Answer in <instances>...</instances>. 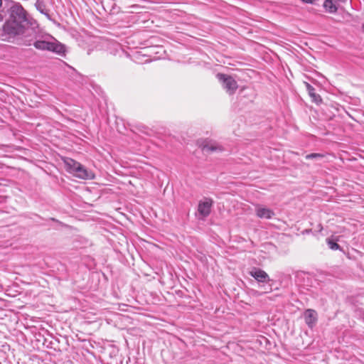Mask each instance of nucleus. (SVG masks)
<instances>
[{
    "instance_id": "nucleus-5",
    "label": "nucleus",
    "mask_w": 364,
    "mask_h": 364,
    "mask_svg": "<svg viewBox=\"0 0 364 364\" xmlns=\"http://www.w3.org/2000/svg\"><path fill=\"white\" fill-rule=\"evenodd\" d=\"M213 204V200L208 198L199 201L198 205V212L200 215V218H205L210 215Z\"/></svg>"
},
{
    "instance_id": "nucleus-17",
    "label": "nucleus",
    "mask_w": 364,
    "mask_h": 364,
    "mask_svg": "<svg viewBox=\"0 0 364 364\" xmlns=\"http://www.w3.org/2000/svg\"><path fill=\"white\" fill-rule=\"evenodd\" d=\"M362 29H363V33H364V23H363V26H362Z\"/></svg>"
},
{
    "instance_id": "nucleus-11",
    "label": "nucleus",
    "mask_w": 364,
    "mask_h": 364,
    "mask_svg": "<svg viewBox=\"0 0 364 364\" xmlns=\"http://www.w3.org/2000/svg\"><path fill=\"white\" fill-rule=\"evenodd\" d=\"M333 1L336 0H326L323 4V6L328 10L330 13H335L337 11V7Z\"/></svg>"
},
{
    "instance_id": "nucleus-16",
    "label": "nucleus",
    "mask_w": 364,
    "mask_h": 364,
    "mask_svg": "<svg viewBox=\"0 0 364 364\" xmlns=\"http://www.w3.org/2000/svg\"><path fill=\"white\" fill-rule=\"evenodd\" d=\"M337 1V0H336ZM346 0H338V1L345 2Z\"/></svg>"
},
{
    "instance_id": "nucleus-1",
    "label": "nucleus",
    "mask_w": 364,
    "mask_h": 364,
    "mask_svg": "<svg viewBox=\"0 0 364 364\" xmlns=\"http://www.w3.org/2000/svg\"><path fill=\"white\" fill-rule=\"evenodd\" d=\"M8 12L9 17L3 26L1 34L4 40H9L26 31L28 32L29 19L21 4H13Z\"/></svg>"
},
{
    "instance_id": "nucleus-3",
    "label": "nucleus",
    "mask_w": 364,
    "mask_h": 364,
    "mask_svg": "<svg viewBox=\"0 0 364 364\" xmlns=\"http://www.w3.org/2000/svg\"><path fill=\"white\" fill-rule=\"evenodd\" d=\"M64 163L66 170L75 177L86 180L92 179L95 176L92 171H88L79 162L70 158H67L65 159Z\"/></svg>"
},
{
    "instance_id": "nucleus-10",
    "label": "nucleus",
    "mask_w": 364,
    "mask_h": 364,
    "mask_svg": "<svg viewBox=\"0 0 364 364\" xmlns=\"http://www.w3.org/2000/svg\"><path fill=\"white\" fill-rule=\"evenodd\" d=\"M306 88L309 92V95L312 98L313 101L318 103L321 101V98L319 95H317L314 91V88L309 85V83H306Z\"/></svg>"
},
{
    "instance_id": "nucleus-6",
    "label": "nucleus",
    "mask_w": 364,
    "mask_h": 364,
    "mask_svg": "<svg viewBox=\"0 0 364 364\" xmlns=\"http://www.w3.org/2000/svg\"><path fill=\"white\" fill-rule=\"evenodd\" d=\"M304 318L308 326L312 328L317 321V313L314 309H306L304 313Z\"/></svg>"
},
{
    "instance_id": "nucleus-15",
    "label": "nucleus",
    "mask_w": 364,
    "mask_h": 364,
    "mask_svg": "<svg viewBox=\"0 0 364 364\" xmlns=\"http://www.w3.org/2000/svg\"><path fill=\"white\" fill-rule=\"evenodd\" d=\"M302 1L308 4H314L316 0H301Z\"/></svg>"
},
{
    "instance_id": "nucleus-4",
    "label": "nucleus",
    "mask_w": 364,
    "mask_h": 364,
    "mask_svg": "<svg viewBox=\"0 0 364 364\" xmlns=\"http://www.w3.org/2000/svg\"><path fill=\"white\" fill-rule=\"evenodd\" d=\"M217 77L223 83V87L230 94H233L237 88V82L230 75L218 73Z\"/></svg>"
},
{
    "instance_id": "nucleus-2",
    "label": "nucleus",
    "mask_w": 364,
    "mask_h": 364,
    "mask_svg": "<svg viewBox=\"0 0 364 364\" xmlns=\"http://www.w3.org/2000/svg\"><path fill=\"white\" fill-rule=\"evenodd\" d=\"M34 47L40 50L52 51L58 54H63L65 53V47L55 39L50 36H35L33 39Z\"/></svg>"
},
{
    "instance_id": "nucleus-13",
    "label": "nucleus",
    "mask_w": 364,
    "mask_h": 364,
    "mask_svg": "<svg viewBox=\"0 0 364 364\" xmlns=\"http://www.w3.org/2000/svg\"><path fill=\"white\" fill-rule=\"evenodd\" d=\"M323 156H324L321 154L314 153L307 154L305 157L306 159H322Z\"/></svg>"
},
{
    "instance_id": "nucleus-7",
    "label": "nucleus",
    "mask_w": 364,
    "mask_h": 364,
    "mask_svg": "<svg viewBox=\"0 0 364 364\" xmlns=\"http://www.w3.org/2000/svg\"><path fill=\"white\" fill-rule=\"evenodd\" d=\"M250 274L254 277L258 282H265L269 280V275L262 269L253 268Z\"/></svg>"
},
{
    "instance_id": "nucleus-9",
    "label": "nucleus",
    "mask_w": 364,
    "mask_h": 364,
    "mask_svg": "<svg viewBox=\"0 0 364 364\" xmlns=\"http://www.w3.org/2000/svg\"><path fill=\"white\" fill-rule=\"evenodd\" d=\"M202 150L205 152H214L222 151V148L215 143L204 142L201 144Z\"/></svg>"
},
{
    "instance_id": "nucleus-14",
    "label": "nucleus",
    "mask_w": 364,
    "mask_h": 364,
    "mask_svg": "<svg viewBox=\"0 0 364 364\" xmlns=\"http://www.w3.org/2000/svg\"><path fill=\"white\" fill-rule=\"evenodd\" d=\"M37 9L41 12L42 14H47L45 11V6L43 5V2L37 1L36 4Z\"/></svg>"
},
{
    "instance_id": "nucleus-8",
    "label": "nucleus",
    "mask_w": 364,
    "mask_h": 364,
    "mask_svg": "<svg viewBox=\"0 0 364 364\" xmlns=\"http://www.w3.org/2000/svg\"><path fill=\"white\" fill-rule=\"evenodd\" d=\"M255 213L257 216L259 218L271 219L274 215L273 210L261 205H257L256 207Z\"/></svg>"
},
{
    "instance_id": "nucleus-12",
    "label": "nucleus",
    "mask_w": 364,
    "mask_h": 364,
    "mask_svg": "<svg viewBox=\"0 0 364 364\" xmlns=\"http://www.w3.org/2000/svg\"><path fill=\"white\" fill-rule=\"evenodd\" d=\"M327 243H328L329 248L333 250H336L340 248V246L338 243H336V242H334L330 239H327Z\"/></svg>"
},
{
    "instance_id": "nucleus-18",
    "label": "nucleus",
    "mask_w": 364,
    "mask_h": 364,
    "mask_svg": "<svg viewBox=\"0 0 364 364\" xmlns=\"http://www.w3.org/2000/svg\"><path fill=\"white\" fill-rule=\"evenodd\" d=\"M2 19L1 15L0 14V21Z\"/></svg>"
}]
</instances>
